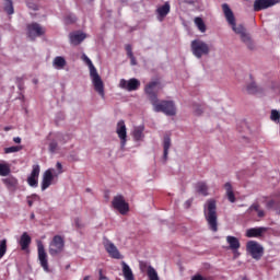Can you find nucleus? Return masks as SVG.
I'll use <instances>...</instances> for the list:
<instances>
[{
    "label": "nucleus",
    "instance_id": "nucleus-17",
    "mask_svg": "<svg viewBox=\"0 0 280 280\" xmlns=\"http://www.w3.org/2000/svg\"><path fill=\"white\" fill-rule=\"evenodd\" d=\"M27 34L28 38L34 40V38H38V36H43V34H45V28H43L38 23H32L27 25Z\"/></svg>",
    "mask_w": 280,
    "mask_h": 280
},
{
    "label": "nucleus",
    "instance_id": "nucleus-40",
    "mask_svg": "<svg viewBox=\"0 0 280 280\" xmlns=\"http://www.w3.org/2000/svg\"><path fill=\"white\" fill-rule=\"evenodd\" d=\"M36 200H40V197L36 194H33L31 196L27 197V205L28 207H33L34 202H36Z\"/></svg>",
    "mask_w": 280,
    "mask_h": 280
},
{
    "label": "nucleus",
    "instance_id": "nucleus-38",
    "mask_svg": "<svg viewBox=\"0 0 280 280\" xmlns=\"http://www.w3.org/2000/svg\"><path fill=\"white\" fill-rule=\"evenodd\" d=\"M4 12H7V14H14V5L12 4V0L4 1Z\"/></svg>",
    "mask_w": 280,
    "mask_h": 280
},
{
    "label": "nucleus",
    "instance_id": "nucleus-29",
    "mask_svg": "<svg viewBox=\"0 0 280 280\" xmlns=\"http://www.w3.org/2000/svg\"><path fill=\"white\" fill-rule=\"evenodd\" d=\"M145 130V127L143 126H138L133 128L132 131V137L136 141H143L145 135L143 133V131Z\"/></svg>",
    "mask_w": 280,
    "mask_h": 280
},
{
    "label": "nucleus",
    "instance_id": "nucleus-44",
    "mask_svg": "<svg viewBox=\"0 0 280 280\" xmlns=\"http://www.w3.org/2000/svg\"><path fill=\"white\" fill-rule=\"evenodd\" d=\"M74 226H77V229H82V220L80 218L74 219Z\"/></svg>",
    "mask_w": 280,
    "mask_h": 280
},
{
    "label": "nucleus",
    "instance_id": "nucleus-22",
    "mask_svg": "<svg viewBox=\"0 0 280 280\" xmlns=\"http://www.w3.org/2000/svg\"><path fill=\"white\" fill-rule=\"evenodd\" d=\"M2 183L10 191H16V187H19V179L12 175L3 178Z\"/></svg>",
    "mask_w": 280,
    "mask_h": 280
},
{
    "label": "nucleus",
    "instance_id": "nucleus-54",
    "mask_svg": "<svg viewBox=\"0 0 280 280\" xmlns=\"http://www.w3.org/2000/svg\"><path fill=\"white\" fill-rule=\"evenodd\" d=\"M33 10H38V8L36 5L33 7Z\"/></svg>",
    "mask_w": 280,
    "mask_h": 280
},
{
    "label": "nucleus",
    "instance_id": "nucleus-7",
    "mask_svg": "<svg viewBox=\"0 0 280 280\" xmlns=\"http://www.w3.org/2000/svg\"><path fill=\"white\" fill-rule=\"evenodd\" d=\"M161 89V82L159 80L149 82L144 88V93L148 95L151 104H155L159 101V90Z\"/></svg>",
    "mask_w": 280,
    "mask_h": 280
},
{
    "label": "nucleus",
    "instance_id": "nucleus-13",
    "mask_svg": "<svg viewBox=\"0 0 280 280\" xmlns=\"http://www.w3.org/2000/svg\"><path fill=\"white\" fill-rule=\"evenodd\" d=\"M112 205L114 209H116L117 211H119V213H121V215H126V213L130 211V207L128 206V202H126V199H124V196L121 195L115 196L112 201Z\"/></svg>",
    "mask_w": 280,
    "mask_h": 280
},
{
    "label": "nucleus",
    "instance_id": "nucleus-19",
    "mask_svg": "<svg viewBox=\"0 0 280 280\" xmlns=\"http://www.w3.org/2000/svg\"><path fill=\"white\" fill-rule=\"evenodd\" d=\"M40 176V165L34 164L32 172L27 177V183L30 187H38V177Z\"/></svg>",
    "mask_w": 280,
    "mask_h": 280
},
{
    "label": "nucleus",
    "instance_id": "nucleus-5",
    "mask_svg": "<svg viewBox=\"0 0 280 280\" xmlns=\"http://www.w3.org/2000/svg\"><path fill=\"white\" fill-rule=\"evenodd\" d=\"M152 106L155 113H164V115H168V117L176 115V105L172 101L159 102L158 100Z\"/></svg>",
    "mask_w": 280,
    "mask_h": 280
},
{
    "label": "nucleus",
    "instance_id": "nucleus-34",
    "mask_svg": "<svg viewBox=\"0 0 280 280\" xmlns=\"http://www.w3.org/2000/svg\"><path fill=\"white\" fill-rule=\"evenodd\" d=\"M197 191L198 194H201V196H207V191H209V187H207V184L205 182H199L197 184Z\"/></svg>",
    "mask_w": 280,
    "mask_h": 280
},
{
    "label": "nucleus",
    "instance_id": "nucleus-50",
    "mask_svg": "<svg viewBox=\"0 0 280 280\" xmlns=\"http://www.w3.org/2000/svg\"><path fill=\"white\" fill-rule=\"evenodd\" d=\"M184 207L186 209H189V207H191V199L187 200L185 203H184Z\"/></svg>",
    "mask_w": 280,
    "mask_h": 280
},
{
    "label": "nucleus",
    "instance_id": "nucleus-16",
    "mask_svg": "<svg viewBox=\"0 0 280 280\" xmlns=\"http://www.w3.org/2000/svg\"><path fill=\"white\" fill-rule=\"evenodd\" d=\"M279 0H255L254 1V12H261V10H268V8H275Z\"/></svg>",
    "mask_w": 280,
    "mask_h": 280
},
{
    "label": "nucleus",
    "instance_id": "nucleus-10",
    "mask_svg": "<svg viewBox=\"0 0 280 280\" xmlns=\"http://www.w3.org/2000/svg\"><path fill=\"white\" fill-rule=\"evenodd\" d=\"M54 178H58V174H56L55 168H48L44 172L42 178V191L49 189V187L54 185Z\"/></svg>",
    "mask_w": 280,
    "mask_h": 280
},
{
    "label": "nucleus",
    "instance_id": "nucleus-33",
    "mask_svg": "<svg viewBox=\"0 0 280 280\" xmlns=\"http://www.w3.org/2000/svg\"><path fill=\"white\" fill-rule=\"evenodd\" d=\"M12 168L8 163H0V176H10Z\"/></svg>",
    "mask_w": 280,
    "mask_h": 280
},
{
    "label": "nucleus",
    "instance_id": "nucleus-46",
    "mask_svg": "<svg viewBox=\"0 0 280 280\" xmlns=\"http://www.w3.org/2000/svg\"><path fill=\"white\" fill-rule=\"evenodd\" d=\"M126 51H127V56L129 57V56H133V54H132V46L131 45H127L126 46Z\"/></svg>",
    "mask_w": 280,
    "mask_h": 280
},
{
    "label": "nucleus",
    "instance_id": "nucleus-6",
    "mask_svg": "<svg viewBox=\"0 0 280 280\" xmlns=\"http://www.w3.org/2000/svg\"><path fill=\"white\" fill-rule=\"evenodd\" d=\"M247 253L253 259L259 261L264 257V245L259 244L257 241H248L246 243Z\"/></svg>",
    "mask_w": 280,
    "mask_h": 280
},
{
    "label": "nucleus",
    "instance_id": "nucleus-4",
    "mask_svg": "<svg viewBox=\"0 0 280 280\" xmlns=\"http://www.w3.org/2000/svg\"><path fill=\"white\" fill-rule=\"evenodd\" d=\"M190 49L192 56L198 59L202 58V56H209V54H211V48L209 47V44H207L202 39L192 40L190 44Z\"/></svg>",
    "mask_w": 280,
    "mask_h": 280
},
{
    "label": "nucleus",
    "instance_id": "nucleus-57",
    "mask_svg": "<svg viewBox=\"0 0 280 280\" xmlns=\"http://www.w3.org/2000/svg\"><path fill=\"white\" fill-rule=\"evenodd\" d=\"M86 191H91V188H88Z\"/></svg>",
    "mask_w": 280,
    "mask_h": 280
},
{
    "label": "nucleus",
    "instance_id": "nucleus-2",
    "mask_svg": "<svg viewBox=\"0 0 280 280\" xmlns=\"http://www.w3.org/2000/svg\"><path fill=\"white\" fill-rule=\"evenodd\" d=\"M81 58L83 61H85V63L90 69V78L94 86V90L104 100L106 95L104 92V81H102V77H100V73H97V68H95V66L93 65V61H91V59L89 58V56H86V54H83Z\"/></svg>",
    "mask_w": 280,
    "mask_h": 280
},
{
    "label": "nucleus",
    "instance_id": "nucleus-12",
    "mask_svg": "<svg viewBox=\"0 0 280 280\" xmlns=\"http://www.w3.org/2000/svg\"><path fill=\"white\" fill-rule=\"evenodd\" d=\"M62 133H54L48 137V152L50 154H58L60 152V141H62Z\"/></svg>",
    "mask_w": 280,
    "mask_h": 280
},
{
    "label": "nucleus",
    "instance_id": "nucleus-39",
    "mask_svg": "<svg viewBox=\"0 0 280 280\" xmlns=\"http://www.w3.org/2000/svg\"><path fill=\"white\" fill-rule=\"evenodd\" d=\"M23 150V147L16 145V147H8L4 148V154H14L15 152H21Z\"/></svg>",
    "mask_w": 280,
    "mask_h": 280
},
{
    "label": "nucleus",
    "instance_id": "nucleus-58",
    "mask_svg": "<svg viewBox=\"0 0 280 280\" xmlns=\"http://www.w3.org/2000/svg\"><path fill=\"white\" fill-rule=\"evenodd\" d=\"M36 82H37V81H36V80H34V83H35V84H36Z\"/></svg>",
    "mask_w": 280,
    "mask_h": 280
},
{
    "label": "nucleus",
    "instance_id": "nucleus-18",
    "mask_svg": "<svg viewBox=\"0 0 280 280\" xmlns=\"http://www.w3.org/2000/svg\"><path fill=\"white\" fill-rule=\"evenodd\" d=\"M268 232V228L266 226H256V228H249L246 230V237L247 238H261L264 237V234Z\"/></svg>",
    "mask_w": 280,
    "mask_h": 280
},
{
    "label": "nucleus",
    "instance_id": "nucleus-42",
    "mask_svg": "<svg viewBox=\"0 0 280 280\" xmlns=\"http://www.w3.org/2000/svg\"><path fill=\"white\" fill-rule=\"evenodd\" d=\"M65 21H66V23L69 24V23H75V21H78V19L75 18L74 14H69L66 16Z\"/></svg>",
    "mask_w": 280,
    "mask_h": 280
},
{
    "label": "nucleus",
    "instance_id": "nucleus-43",
    "mask_svg": "<svg viewBox=\"0 0 280 280\" xmlns=\"http://www.w3.org/2000/svg\"><path fill=\"white\" fill-rule=\"evenodd\" d=\"M98 280H110V279L104 276V271L102 269H98Z\"/></svg>",
    "mask_w": 280,
    "mask_h": 280
},
{
    "label": "nucleus",
    "instance_id": "nucleus-25",
    "mask_svg": "<svg viewBox=\"0 0 280 280\" xmlns=\"http://www.w3.org/2000/svg\"><path fill=\"white\" fill-rule=\"evenodd\" d=\"M69 38L71 45H80V43H82L86 38V34L78 31L74 33H70Z\"/></svg>",
    "mask_w": 280,
    "mask_h": 280
},
{
    "label": "nucleus",
    "instance_id": "nucleus-27",
    "mask_svg": "<svg viewBox=\"0 0 280 280\" xmlns=\"http://www.w3.org/2000/svg\"><path fill=\"white\" fill-rule=\"evenodd\" d=\"M121 266H122V276L125 280H135V273L132 272V269L130 268V266H128L126 261H122Z\"/></svg>",
    "mask_w": 280,
    "mask_h": 280
},
{
    "label": "nucleus",
    "instance_id": "nucleus-11",
    "mask_svg": "<svg viewBox=\"0 0 280 280\" xmlns=\"http://www.w3.org/2000/svg\"><path fill=\"white\" fill-rule=\"evenodd\" d=\"M37 255H38V261L42 266L43 270L45 272H49V260L47 256V252L45 250V245H43V242L37 243Z\"/></svg>",
    "mask_w": 280,
    "mask_h": 280
},
{
    "label": "nucleus",
    "instance_id": "nucleus-53",
    "mask_svg": "<svg viewBox=\"0 0 280 280\" xmlns=\"http://www.w3.org/2000/svg\"><path fill=\"white\" fill-rule=\"evenodd\" d=\"M250 44V39L247 37V45Z\"/></svg>",
    "mask_w": 280,
    "mask_h": 280
},
{
    "label": "nucleus",
    "instance_id": "nucleus-32",
    "mask_svg": "<svg viewBox=\"0 0 280 280\" xmlns=\"http://www.w3.org/2000/svg\"><path fill=\"white\" fill-rule=\"evenodd\" d=\"M195 25L196 27H198L201 34H205V32H207V24H205V21L202 20V18H195Z\"/></svg>",
    "mask_w": 280,
    "mask_h": 280
},
{
    "label": "nucleus",
    "instance_id": "nucleus-41",
    "mask_svg": "<svg viewBox=\"0 0 280 280\" xmlns=\"http://www.w3.org/2000/svg\"><path fill=\"white\" fill-rule=\"evenodd\" d=\"M270 119H271L272 121H275V122L279 121V120H280V113H279V110L272 109V110H271Z\"/></svg>",
    "mask_w": 280,
    "mask_h": 280
},
{
    "label": "nucleus",
    "instance_id": "nucleus-14",
    "mask_svg": "<svg viewBox=\"0 0 280 280\" xmlns=\"http://www.w3.org/2000/svg\"><path fill=\"white\" fill-rule=\"evenodd\" d=\"M103 246L106 253H108L109 257H112V259H121V254L119 253V249L114 243L110 242V240L104 237Z\"/></svg>",
    "mask_w": 280,
    "mask_h": 280
},
{
    "label": "nucleus",
    "instance_id": "nucleus-56",
    "mask_svg": "<svg viewBox=\"0 0 280 280\" xmlns=\"http://www.w3.org/2000/svg\"><path fill=\"white\" fill-rule=\"evenodd\" d=\"M31 218H32V220H34L35 215H34V214H31Z\"/></svg>",
    "mask_w": 280,
    "mask_h": 280
},
{
    "label": "nucleus",
    "instance_id": "nucleus-35",
    "mask_svg": "<svg viewBox=\"0 0 280 280\" xmlns=\"http://www.w3.org/2000/svg\"><path fill=\"white\" fill-rule=\"evenodd\" d=\"M147 275L150 280H160L159 272H156V269H154V267H152V266H149Z\"/></svg>",
    "mask_w": 280,
    "mask_h": 280
},
{
    "label": "nucleus",
    "instance_id": "nucleus-20",
    "mask_svg": "<svg viewBox=\"0 0 280 280\" xmlns=\"http://www.w3.org/2000/svg\"><path fill=\"white\" fill-rule=\"evenodd\" d=\"M171 10L172 5H170V2H165L163 5L158 7L155 10L158 21L163 22L165 16L170 14Z\"/></svg>",
    "mask_w": 280,
    "mask_h": 280
},
{
    "label": "nucleus",
    "instance_id": "nucleus-55",
    "mask_svg": "<svg viewBox=\"0 0 280 280\" xmlns=\"http://www.w3.org/2000/svg\"><path fill=\"white\" fill-rule=\"evenodd\" d=\"M238 132H242V129H240V126L237 127Z\"/></svg>",
    "mask_w": 280,
    "mask_h": 280
},
{
    "label": "nucleus",
    "instance_id": "nucleus-52",
    "mask_svg": "<svg viewBox=\"0 0 280 280\" xmlns=\"http://www.w3.org/2000/svg\"><path fill=\"white\" fill-rule=\"evenodd\" d=\"M83 280H91V276H85Z\"/></svg>",
    "mask_w": 280,
    "mask_h": 280
},
{
    "label": "nucleus",
    "instance_id": "nucleus-31",
    "mask_svg": "<svg viewBox=\"0 0 280 280\" xmlns=\"http://www.w3.org/2000/svg\"><path fill=\"white\" fill-rule=\"evenodd\" d=\"M224 187L228 200H230V202H235V194L233 192V186L231 185V183H225Z\"/></svg>",
    "mask_w": 280,
    "mask_h": 280
},
{
    "label": "nucleus",
    "instance_id": "nucleus-23",
    "mask_svg": "<svg viewBox=\"0 0 280 280\" xmlns=\"http://www.w3.org/2000/svg\"><path fill=\"white\" fill-rule=\"evenodd\" d=\"M249 80H250V82L247 83V88H246L247 94H250V95L261 94L262 90H261V88H259L257 85V83H255V80L253 79V75H249Z\"/></svg>",
    "mask_w": 280,
    "mask_h": 280
},
{
    "label": "nucleus",
    "instance_id": "nucleus-24",
    "mask_svg": "<svg viewBox=\"0 0 280 280\" xmlns=\"http://www.w3.org/2000/svg\"><path fill=\"white\" fill-rule=\"evenodd\" d=\"M253 212L257 213V217L259 219H264L266 217V211L261 209V206L259 202H254L248 209H247V215L253 214Z\"/></svg>",
    "mask_w": 280,
    "mask_h": 280
},
{
    "label": "nucleus",
    "instance_id": "nucleus-48",
    "mask_svg": "<svg viewBox=\"0 0 280 280\" xmlns=\"http://www.w3.org/2000/svg\"><path fill=\"white\" fill-rule=\"evenodd\" d=\"M275 207V200H269L267 202V209H272Z\"/></svg>",
    "mask_w": 280,
    "mask_h": 280
},
{
    "label": "nucleus",
    "instance_id": "nucleus-37",
    "mask_svg": "<svg viewBox=\"0 0 280 280\" xmlns=\"http://www.w3.org/2000/svg\"><path fill=\"white\" fill-rule=\"evenodd\" d=\"M5 253H8V241L4 238L0 241V259H3Z\"/></svg>",
    "mask_w": 280,
    "mask_h": 280
},
{
    "label": "nucleus",
    "instance_id": "nucleus-26",
    "mask_svg": "<svg viewBox=\"0 0 280 280\" xmlns=\"http://www.w3.org/2000/svg\"><path fill=\"white\" fill-rule=\"evenodd\" d=\"M19 244L22 250H27V248H30V244H32V237L30 236V234H27V232H24L21 235Z\"/></svg>",
    "mask_w": 280,
    "mask_h": 280
},
{
    "label": "nucleus",
    "instance_id": "nucleus-8",
    "mask_svg": "<svg viewBox=\"0 0 280 280\" xmlns=\"http://www.w3.org/2000/svg\"><path fill=\"white\" fill-rule=\"evenodd\" d=\"M62 250H65V238L60 235H55L49 244L48 253L51 257H56V255H60Z\"/></svg>",
    "mask_w": 280,
    "mask_h": 280
},
{
    "label": "nucleus",
    "instance_id": "nucleus-21",
    "mask_svg": "<svg viewBox=\"0 0 280 280\" xmlns=\"http://www.w3.org/2000/svg\"><path fill=\"white\" fill-rule=\"evenodd\" d=\"M226 243L229 244V249L234 254V257H240V253L237 252L241 246L240 238L235 236H226Z\"/></svg>",
    "mask_w": 280,
    "mask_h": 280
},
{
    "label": "nucleus",
    "instance_id": "nucleus-47",
    "mask_svg": "<svg viewBox=\"0 0 280 280\" xmlns=\"http://www.w3.org/2000/svg\"><path fill=\"white\" fill-rule=\"evenodd\" d=\"M128 58H130V62H131L132 67H135L137 65V59L135 58V55H131Z\"/></svg>",
    "mask_w": 280,
    "mask_h": 280
},
{
    "label": "nucleus",
    "instance_id": "nucleus-15",
    "mask_svg": "<svg viewBox=\"0 0 280 280\" xmlns=\"http://www.w3.org/2000/svg\"><path fill=\"white\" fill-rule=\"evenodd\" d=\"M139 86H141V81L135 78L129 80L121 79L119 81V88L124 89V91H129V92L139 91Z\"/></svg>",
    "mask_w": 280,
    "mask_h": 280
},
{
    "label": "nucleus",
    "instance_id": "nucleus-51",
    "mask_svg": "<svg viewBox=\"0 0 280 280\" xmlns=\"http://www.w3.org/2000/svg\"><path fill=\"white\" fill-rule=\"evenodd\" d=\"M14 143H21V137L13 138Z\"/></svg>",
    "mask_w": 280,
    "mask_h": 280
},
{
    "label": "nucleus",
    "instance_id": "nucleus-36",
    "mask_svg": "<svg viewBox=\"0 0 280 280\" xmlns=\"http://www.w3.org/2000/svg\"><path fill=\"white\" fill-rule=\"evenodd\" d=\"M192 110H194L195 115L200 116V115H202V113H205V105L194 103Z\"/></svg>",
    "mask_w": 280,
    "mask_h": 280
},
{
    "label": "nucleus",
    "instance_id": "nucleus-30",
    "mask_svg": "<svg viewBox=\"0 0 280 280\" xmlns=\"http://www.w3.org/2000/svg\"><path fill=\"white\" fill-rule=\"evenodd\" d=\"M163 148H164L163 158H164V161H167V154H170V149L172 148V138H170V136L167 135L164 136Z\"/></svg>",
    "mask_w": 280,
    "mask_h": 280
},
{
    "label": "nucleus",
    "instance_id": "nucleus-3",
    "mask_svg": "<svg viewBox=\"0 0 280 280\" xmlns=\"http://www.w3.org/2000/svg\"><path fill=\"white\" fill-rule=\"evenodd\" d=\"M205 218L208 222L210 231L218 233V211L215 207V200H208L205 205Z\"/></svg>",
    "mask_w": 280,
    "mask_h": 280
},
{
    "label": "nucleus",
    "instance_id": "nucleus-28",
    "mask_svg": "<svg viewBox=\"0 0 280 280\" xmlns=\"http://www.w3.org/2000/svg\"><path fill=\"white\" fill-rule=\"evenodd\" d=\"M52 67L57 70L65 69V67H67V59L62 56L55 57L52 60Z\"/></svg>",
    "mask_w": 280,
    "mask_h": 280
},
{
    "label": "nucleus",
    "instance_id": "nucleus-1",
    "mask_svg": "<svg viewBox=\"0 0 280 280\" xmlns=\"http://www.w3.org/2000/svg\"><path fill=\"white\" fill-rule=\"evenodd\" d=\"M222 12L225 16L226 23L232 27V31L240 36L241 40L243 43H246V27H244V24H237L235 20V13H233V10L228 3H223L221 5Z\"/></svg>",
    "mask_w": 280,
    "mask_h": 280
},
{
    "label": "nucleus",
    "instance_id": "nucleus-49",
    "mask_svg": "<svg viewBox=\"0 0 280 280\" xmlns=\"http://www.w3.org/2000/svg\"><path fill=\"white\" fill-rule=\"evenodd\" d=\"M184 3H187V5H196V0H184Z\"/></svg>",
    "mask_w": 280,
    "mask_h": 280
},
{
    "label": "nucleus",
    "instance_id": "nucleus-9",
    "mask_svg": "<svg viewBox=\"0 0 280 280\" xmlns=\"http://www.w3.org/2000/svg\"><path fill=\"white\" fill-rule=\"evenodd\" d=\"M116 135L120 139V148L124 150L126 143H128V129L126 128V121L119 120L116 125Z\"/></svg>",
    "mask_w": 280,
    "mask_h": 280
},
{
    "label": "nucleus",
    "instance_id": "nucleus-45",
    "mask_svg": "<svg viewBox=\"0 0 280 280\" xmlns=\"http://www.w3.org/2000/svg\"><path fill=\"white\" fill-rule=\"evenodd\" d=\"M56 167L58 170V172H56V174H58V176H60V174H62V172H63L62 171V163L57 162Z\"/></svg>",
    "mask_w": 280,
    "mask_h": 280
}]
</instances>
